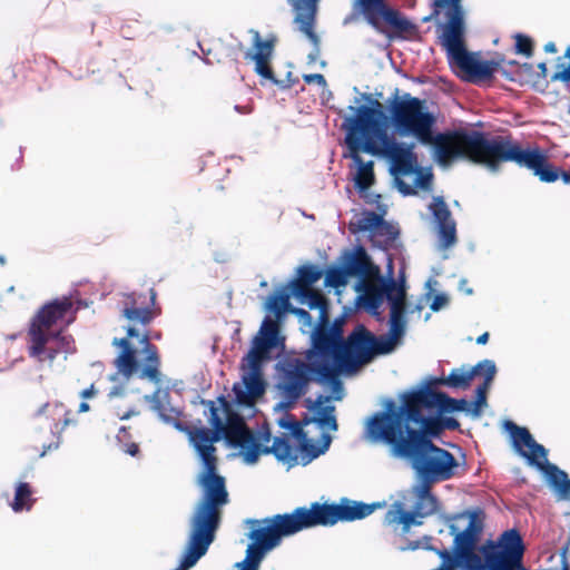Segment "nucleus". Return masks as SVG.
<instances>
[{
  "label": "nucleus",
  "mask_w": 570,
  "mask_h": 570,
  "mask_svg": "<svg viewBox=\"0 0 570 570\" xmlns=\"http://www.w3.org/2000/svg\"><path fill=\"white\" fill-rule=\"evenodd\" d=\"M33 491L29 483L20 482L16 488L14 499L11 504L16 512L22 511L23 509L30 510L35 499L32 498Z\"/></svg>",
  "instance_id": "58836bf2"
},
{
  "label": "nucleus",
  "mask_w": 570,
  "mask_h": 570,
  "mask_svg": "<svg viewBox=\"0 0 570 570\" xmlns=\"http://www.w3.org/2000/svg\"><path fill=\"white\" fill-rule=\"evenodd\" d=\"M136 414L135 411H128V412H125L124 414H119V417L121 420H126V419H129L131 415Z\"/></svg>",
  "instance_id": "774afa93"
},
{
  "label": "nucleus",
  "mask_w": 570,
  "mask_h": 570,
  "mask_svg": "<svg viewBox=\"0 0 570 570\" xmlns=\"http://www.w3.org/2000/svg\"><path fill=\"white\" fill-rule=\"evenodd\" d=\"M544 51L547 53H556L557 52V46L554 42L550 41V42H547L543 47Z\"/></svg>",
  "instance_id": "052dcab7"
},
{
  "label": "nucleus",
  "mask_w": 570,
  "mask_h": 570,
  "mask_svg": "<svg viewBox=\"0 0 570 570\" xmlns=\"http://www.w3.org/2000/svg\"><path fill=\"white\" fill-rule=\"evenodd\" d=\"M234 109L240 114H244V115H247V114H250L252 112V107L250 106H239V105H236L234 107Z\"/></svg>",
  "instance_id": "680f3d73"
},
{
  "label": "nucleus",
  "mask_w": 570,
  "mask_h": 570,
  "mask_svg": "<svg viewBox=\"0 0 570 570\" xmlns=\"http://www.w3.org/2000/svg\"><path fill=\"white\" fill-rule=\"evenodd\" d=\"M551 81H562V82H569L570 81V65L566 68H563L561 71H557L552 75Z\"/></svg>",
  "instance_id": "5fc2aeb1"
},
{
  "label": "nucleus",
  "mask_w": 570,
  "mask_h": 570,
  "mask_svg": "<svg viewBox=\"0 0 570 570\" xmlns=\"http://www.w3.org/2000/svg\"><path fill=\"white\" fill-rule=\"evenodd\" d=\"M253 46L255 52H246L245 59L255 61V72L261 77L277 83L271 67V58L275 47V39L263 40L258 31L254 32Z\"/></svg>",
  "instance_id": "b1692460"
},
{
  "label": "nucleus",
  "mask_w": 570,
  "mask_h": 570,
  "mask_svg": "<svg viewBox=\"0 0 570 570\" xmlns=\"http://www.w3.org/2000/svg\"><path fill=\"white\" fill-rule=\"evenodd\" d=\"M341 263L350 277H360V281L379 274V266L371 262L363 246H357L353 250H345L341 256Z\"/></svg>",
  "instance_id": "5701e85b"
},
{
  "label": "nucleus",
  "mask_w": 570,
  "mask_h": 570,
  "mask_svg": "<svg viewBox=\"0 0 570 570\" xmlns=\"http://www.w3.org/2000/svg\"><path fill=\"white\" fill-rule=\"evenodd\" d=\"M296 297L306 302L311 309H320L321 318L325 322L327 320V299L318 289H308L303 294H294Z\"/></svg>",
  "instance_id": "4c0bfd02"
},
{
  "label": "nucleus",
  "mask_w": 570,
  "mask_h": 570,
  "mask_svg": "<svg viewBox=\"0 0 570 570\" xmlns=\"http://www.w3.org/2000/svg\"><path fill=\"white\" fill-rule=\"evenodd\" d=\"M434 7V14H438L440 9H446L448 21L442 26L439 39L440 45L446 51L450 66L459 68L470 81L490 80L498 70L500 61H481L475 53L466 50L464 12L461 0H435Z\"/></svg>",
  "instance_id": "0eeeda50"
},
{
  "label": "nucleus",
  "mask_w": 570,
  "mask_h": 570,
  "mask_svg": "<svg viewBox=\"0 0 570 570\" xmlns=\"http://www.w3.org/2000/svg\"><path fill=\"white\" fill-rule=\"evenodd\" d=\"M420 391L429 399L428 403L433 404L441 413L462 412L469 409L466 400L452 399L446 393L435 391L431 386L422 387Z\"/></svg>",
  "instance_id": "c85d7f7f"
},
{
  "label": "nucleus",
  "mask_w": 570,
  "mask_h": 570,
  "mask_svg": "<svg viewBox=\"0 0 570 570\" xmlns=\"http://www.w3.org/2000/svg\"><path fill=\"white\" fill-rule=\"evenodd\" d=\"M348 275L343 267H330L325 275V285L333 288H341L347 285Z\"/></svg>",
  "instance_id": "79ce46f5"
},
{
  "label": "nucleus",
  "mask_w": 570,
  "mask_h": 570,
  "mask_svg": "<svg viewBox=\"0 0 570 570\" xmlns=\"http://www.w3.org/2000/svg\"><path fill=\"white\" fill-rule=\"evenodd\" d=\"M344 341H337L326 331V325H320L313 335V346L306 353V360L316 363H326L334 366L336 372L342 371Z\"/></svg>",
  "instance_id": "a211bd4d"
},
{
  "label": "nucleus",
  "mask_w": 570,
  "mask_h": 570,
  "mask_svg": "<svg viewBox=\"0 0 570 570\" xmlns=\"http://www.w3.org/2000/svg\"><path fill=\"white\" fill-rule=\"evenodd\" d=\"M402 458L410 459L413 468L425 481H444L454 475L453 469L458 462L452 453L436 446L432 440L416 438L403 448L392 449Z\"/></svg>",
  "instance_id": "9b49d317"
},
{
  "label": "nucleus",
  "mask_w": 570,
  "mask_h": 570,
  "mask_svg": "<svg viewBox=\"0 0 570 570\" xmlns=\"http://www.w3.org/2000/svg\"><path fill=\"white\" fill-rule=\"evenodd\" d=\"M431 214L438 225V238L440 247L446 249L452 247L456 240V223L442 196L433 197L429 206Z\"/></svg>",
  "instance_id": "412c9836"
},
{
  "label": "nucleus",
  "mask_w": 570,
  "mask_h": 570,
  "mask_svg": "<svg viewBox=\"0 0 570 570\" xmlns=\"http://www.w3.org/2000/svg\"><path fill=\"white\" fill-rule=\"evenodd\" d=\"M414 511H405L402 503L395 502L384 515V523L387 525H402L403 533H407L413 524L421 525L422 521L416 520Z\"/></svg>",
  "instance_id": "7c9ffc66"
},
{
  "label": "nucleus",
  "mask_w": 570,
  "mask_h": 570,
  "mask_svg": "<svg viewBox=\"0 0 570 570\" xmlns=\"http://www.w3.org/2000/svg\"><path fill=\"white\" fill-rule=\"evenodd\" d=\"M222 436L230 445L242 449L247 463H255L258 460L261 446L256 443L253 433L239 414L235 412L228 413L227 421L222 430Z\"/></svg>",
  "instance_id": "f3484780"
},
{
  "label": "nucleus",
  "mask_w": 570,
  "mask_h": 570,
  "mask_svg": "<svg viewBox=\"0 0 570 570\" xmlns=\"http://www.w3.org/2000/svg\"><path fill=\"white\" fill-rule=\"evenodd\" d=\"M296 16L294 22L314 45L318 43V36L314 30L318 0H288Z\"/></svg>",
  "instance_id": "a878e982"
},
{
  "label": "nucleus",
  "mask_w": 570,
  "mask_h": 570,
  "mask_svg": "<svg viewBox=\"0 0 570 570\" xmlns=\"http://www.w3.org/2000/svg\"><path fill=\"white\" fill-rule=\"evenodd\" d=\"M298 277L291 283L293 294H303L312 289V285L321 279L323 272L313 264L303 265L297 269Z\"/></svg>",
  "instance_id": "2f4dec72"
},
{
  "label": "nucleus",
  "mask_w": 570,
  "mask_h": 570,
  "mask_svg": "<svg viewBox=\"0 0 570 570\" xmlns=\"http://www.w3.org/2000/svg\"><path fill=\"white\" fill-rule=\"evenodd\" d=\"M485 368L482 371V374L484 376V382L476 387V399L474 401V407L472 410V413L478 416L480 414L481 407L487 402V393L488 390L495 376L497 367L493 361L491 360H484Z\"/></svg>",
  "instance_id": "72a5a7b5"
},
{
  "label": "nucleus",
  "mask_w": 570,
  "mask_h": 570,
  "mask_svg": "<svg viewBox=\"0 0 570 570\" xmlns=\"http://www.w3.org/2000/svg\"><path fill=\"white\" fill-rule=\"evenodd\" d=\"M448 302L444 295H436L431 304V309L436 312Z\"/></svg>",
  "instance_id": "4d7b16f0"
},
{
  "label": "nucleus",
  "mask_w": 570,
  "mask_h": 570,
  "mask_svg": "<svg viewBox=\"0 0 570 570\" xmlns=\"http://www.w3.org/2000/svg\"><path fill=\"white\" fill-rule=\"evenodd\" d=\"M382 215L372 210H365L354 224L352 232H374L382 224Z\"/></svg>",
  "instance_id": "ea45409f"
},
{
  "label": "nucleus",
  "mask_w": 570,
  "mask_h": 570,
  "mask_svg": "<svg viewBox=\"0 0 570 570\" xmlns=\"http://www.w3.org/2000/svg\"><path fill=\"white\" fill-rule=\"evenodd\" d=\"M279 424L282 428H285L291 431L292 435L298 441L299 439L305 438V431L303 430L302 425L297 421H285L282 419L279 421Z\"/></svg>",
  "instance_id": "8fccbe9b"
},
{
  "label": "nucleus",
  "mask_w": 570,
  "mask_h": 570,
  "mask_svg": "<svg viewBox=\"0 0 570 570\" xmlns=\"http://www.w3.org/2000/svg\"><path fill=\"white\" fill-rule=\"evenodd\" d=\"M261 453L274 454V456L289 468L297 463V454L287 435L276 436L271 446L261 450Z\"/></svg>",
  "instance_id": "c756f323"
},
{
  "label": "nucleus",
  "mask_w": 570,
  "mask_h": 570,
  "mask_svg": "<svg viewBox=\"0 0 570 570\" xmlns=\"http://www.w3.org/2000/svg\"><path fill=\"white\" fill-rule=\"evenodd\" d=\"M276 346L277 344L275 342L264 338V336L257 335L253 341L252 348L243 358V362H246V364H252L254 366H262L263 361L269 358L271 350Z\"/></svg>",
  "instance_id": "473e14b6"
},
{
  "label": "nucleus",
  "mask_w": 570,
  "mask_h": 570,
  "mask_svg": "<svg viewBox=\"0 0 570 570\" xmlns=\"http://www.w3.org/2000/svg\"><path fill=\"white\" fill-rule=\"evenodd\" d=\"M533 465L546 474L549 484L556 491L559 500L570 501V479L563 470L550 463L548 455L546 460L539 459Z\"/></svg>",
  "instance_id": "bb28decb"
},
{
  "label": "nucleus",
  "mask_w": 570,
  "mask_h": 570,
  "mask_svg": "<svg viewBox=\"0 0 570 570\" xmlns=\"http://www.w3.org/2000/svg\"><path fill=\"white\" fill-rule=\"evenodd\" d=\"M96 394V390H95V386L91 385L90 387L83 390L81 393H80V396L82 399H89L91 396H94Z\"/></svg>",
  "instance_id": "bf43d9fd"
},
{
  "label": "nucleus",
  "mask_w": 570,
  "mask_h": 570,
  "mask_svg": "<svg viewBox=\"0 0 570 570\" xmlns=\"http://www.w3.org/2000/svg\"><path fill=\"white\" fill-rule=\"evenodd\" d=\"M248 371L243 375V385L234 384L235 401L242 406H253L266 392V382L262 366L246 364Z\"/></svg>",
  "instance_id": "aec40b11"
},
{
  "label": "nucleus",
  "mask_w": 570,
  "mask_h": 570,
  "mask_svg": "<svg viewBox=\"0 0 570 570\" xmlns=\"http://www.w3.org/2000/svg\"><path fill=\"white\" fill-rule=\"evenodd\" d=\"M352 153V157L354 161L358 165V169L355 176V187L360 191L367 190L374 184V171H373V161L363 163L362 158L358 156V151Z\"/></svg>",
  "instance_id": "c9c22d12"
},
{
  "label": "nucleus",
  "mask_w": 570,
  "mask_h": 570,
  "mask_svg": "<svg viewBox=\"0 0 570 570\" xmlns=\"http://www.w3.org/2000/svg\"><path fill=\"white\" fill-rule=\"evenodd\" d=\"M383 507L384 502L364 503L343 498L340 503L313 502L309 508L298 507L289 513H277L276 515L291 537L302 530L318 525L332 527L340 521L361 520Z\"/></svg>",
  "instance_id": "6e6552de"
},
{
  "label": "nucleus",
  "mask_w": 570,
  "mask_h": 570,
  "mask_svg": "<svg viewBox=\"0 0 570 570\" xmlns=\"http://www.w3.org/2000/svg\"><path fill=\"white\" fill-rule=\"evenodd\" d=\"M458 564H460V562L456 559V556L455 557L451 556L450 559H445L444 561H442L440 569L446 570L448 567L449 568L451 567V570H454Z\"/></svg>",
  "instance_id": "13d9d810"
},
{
  "label": "nucleus",
  "mask_w": 570,
  "mask_h": 570,
  "mask_svg": "<svg viewBox=\"0 0 570 570\" xmlns=\"http://www.w3.org/2000/svg\"><path fill=\"white\" fill-rule=\"evenodd\" d=\"M417 173V177L415 178V185L413 186L414 188L415 187H421V188H428L431 184V175L430 174H422V171L420 170V168L417 167V170L415 171Z\"/></svg>",
  "instance_id": "3c124183"
},
{
  "label": "nucleus",
  "mask_w": 570,
  "mask_h": 570,
  "mask_svg": "<svg viewBox=\"0 0 570 570\" xmlns=\"http://www.w3.org/2000/svg\"><path fill=\"white\" fill-rule=\"evenodd\" d=\"M157 293L149 289V295L142 293L126 294L122 301L121 316L127 320V335L114 338L112 345L120 348L114 364L124 377L136 375L154 384L161 383L160 355L158 347L150 342L149 332L139 333L138 326H148L158 315L156 306Z\"/></svg>",
  "instance_id": "f03ea898"
},
{
  "label": "nucleus",
  "mask_w": 570,
  "mask_h": 570,
  "mask_svg": "<svg viewBox=\"0 0 570 570\" xmlns=\"http://www.w3.org/2000/svg\"><path fill=\"white\" fill-rule=\"evenodd\" d=\"M489 340V333L488 332H484L483 334H481L480 336H478L476 338V343L478 344H485Z\"/></svg>",
  "instance_id": "0e129e2a"
},
{
  "label": "nucleus",
  "mask_w": 570,
  "mask_h": 570,
  "mask_svg": "<svg viewBox=\"0 0 570 570\" xmlns=\"http://www.w3.org/2000/svg\"><path fill=\"white\" fill-rule=\"evenodd\" d=\"M320 381H335L336 368L326 363L304 361L299 357H287L279 363L276 389L282 397V405L292 409L307 391L313 376Z\"/></svg>",
  "instance_id": "9d476101"
},
{
  "label": "nucleus",
  "mask_w": 570,
  "mask_h": 570,
  "mask_svg": "<svg viewBox=\"0 0 570 570\" xmlns=\"http://www.w3.org/2000/svg\"><path fill=\"white\" fill-rule=\"evenodd\" d=\"M156 410L165 422L173 423L176 428H180L181 412L179 410L167 406L160 402L156 405Z\"/></svg>",
  "instance_id": "a18cd8bd"
},
{
  "label": "nucleus",
  "mask_w": 570,
  "mask_h": 570,
  "mask_svg": "<svg viewBox=\"0 0 570 570\" xmlns=\"http://www.w3.org/2000/svg\"><path fill=\"white\" fill-rule=\"evenodd\" d=\"M278 332H279V327H278L277 321H275L271 317H265L261 325L258 335L264 336V338H267L277 344Z\"/></svg>",
  "instance_id": "c03bdc74"
},
{
  "label": "nucleus",
  "mask_w": 570,
  "mask_h": 570,
  "mask_svg": "<svg viewBox=\"0 0 570 570\" xmlns=\"http://www.w3.org/2000/svg\"><path fill=\"white\" fill-rule=\"evenodd\" d=\"M515 52L519 55H524L525 57H531L533 55V40L522 33L515 35Z\"/></svg>",
  "instance_id": "49530a36"
},
{
  "label": "nucleus",
  "mask_w": 570,
  "mask_h": 570,
  "mask_svg": "<svg viewBox=\"0 0 570 570\" xmlns=\"http://www.w3.org/2000/svg\"><path fill=\"white\" fill-rule=\"evenodd\" d=\"M209 409L208 422L212 429L199 428L189 432V439L198 455H215V442L222 439L224 422L218 414V409L213 401L205 402Z\"/></svg>",
  "instance_id": "6ab92c4d"
},
{
  "label": "nucleus",
  "mask_w": 570,
  "mask_h": 570,
  "mask_svg": "<svg viewBox=\"0 0 570 570\" xmlns=\"http://www.w3.org/2000/svg\"><path fill=\"white\" fill-rule=\"evenodd\" d=\"M366 99L371 100L373 107H358L356 117L350 119L352 126L346 136L350 150L385 156L391 161L399 191L404 196L416 195V189L400 178L417 170L414 145L401 144L390 137L381 102L371 96H366Z\"/></svg>",
  "instance_id": "7ed1b4c3"
},
{
  "label": "nucleus",
  "mask_w": 570,
  "mask_h": 570,
  "mask_svg": "<svg viewBox=\"0 0 570 570\" xmlns=\"http://www.w3.org/2000/svg\"><path fill=\"white\" fill-rule=\"evenodd\" d=\"M79 307L70 296L51 299L31 316L27 328L28 355L40 364L52 366L59 355L63 360L76 352L71 334L66 333L77 318Z\"/></svg>",
  "instance_id": "423d86ee"
},
{
  "label": "nucleus",
  "mask_w": 570,
  "mask_h": 570,
  "mask_svg": "<svg viewBox=\"0 0 570 570\" xmlns=\"http://www.w3.org/2000/svg\"><path fill=\"white\" fill-rule=\"evenodd\" d=\"M440 417H441V424L443 426V431L444 430L454 431L460 428V423L456 419L451 417V416H440Z\"/></svg>",
  "instance_id": "864d4df0"
},
{
  "label": "nucleus",
  "mask_w": 570,
  "mask_h": 570,
  "mask_svg": "<svg viewBox=\"0 0 570 570\" xmlns=\"http://www.w3.org/2000/svg\"><path fill=\"white\" fill-rule=\"evenodd\" d=\"M326 331H331V334L333 337L337 341H344L343 340V327L342 324L338 322H335L331 327L326 326Z\"/></svg>",
  "instance_id": "6e6d98bb"
},
{
  "label": "nucleus",
  "mask_w": 570,
  "mask_h": 570,
  "mask_svg": "<svg viewBox=\"0 0 570 570\" xmlns=\"http://www.w3.org/2000/svg\"><path fill=\"white\" fill-rule=\"evenodd\" d=\"M561 570H570V566H569V563L567 561V558H566V551L562 554V567H561Z\"/></svg>",
  "instance_id": "69168bd1"
},
{
  "label": "nucleus",
  "mask_w": 570,
  "mask_h": 570,
  "mask_svg": "<svg viewBox=\"0 0 570 570\" xmlns=\"http://www.w3.org/2000/svg\"><path fill=\"white\" fill-rule=\"evenodd\" d=\"M36 419L41 429L48 428L50 431L48 440H39L40 456H43L47 452L59 448L62 432L72 422V413L61 402H48L37 411Z\"/></svg>",
  "instance_id": "4468645a"
},
{
  "label": "nucleus",
  "mask_w": 570,
  "mask_h": 570,
  "mask_svg": "<svg viewBox=\"0 0 570 570\" xmlns=\"http://www.w3.org/2000/svg\"><path fill=\"white\" fill-rule=\"evenodd\" d=\"M245 525L250 543L247 546L245 560L238 564L239 570H258L266 554L289 535L276 514L263 519H247Z\"/></svg>",
  "instance_id": "f8f14e48"
},
{
  "label": "nucleus",
  "mask_w": 570,
  "mask_h": 570,
  "mask_svg": "<svg viewBox=\"0 0 570 570\" xmlns=\"http://www.w3.org/2000/svg\"><path fill=\"white\" fill-rule=\"evenodd\" d=\"M288 305V295L281 294V295H272L268 299V308L273 311L276 316H281L282 313L285 311V308Z\"/></svg>",
  "instance_id": "de8ad7c7"
},
{
  "label": "nucleus",
  "mask_w": 570,
  "mask_h": 570,
  "mask_svg": "<svg viewBox=\"0 0 570 570\" xmlns=\"http://www.w3.org/2000/svg\"><path fill=\"white\" fill-rule=\"evenodd\" d=\"M299 451L302 453V459L304 460V464L309 463L312 460L316 459L318 455L323 454L327 448V444L324 446L315 445L305 434L304 439L298 440Z\"/></svg>",
  "instance_id": "a19ab883"
},
{
  "label": "nucleus",
  "mask_w": 570,
  "mask_h": 570,
  "mask_svg": "<svg viewBox=\"0 0 570 570\" xmlns=\"http://www.w3.org/2000/svg\"><path fill=\"white\" fill-rule=\"evenodd\" d=\"M538 69H539V75L542 77V78H546L547 77V63L546 62H540L538 63Z\"/></svg>",
  "instance_id": "e2e57ef3"
},
{
  "label": "nucleus",
  "mask_w": 570,
  "mask_h": 570,
  "mask_svg": "<svg viewBox=\"0 0 570 570\" xmlns=\"http://www.w3.org/2000/svg\"><path fill=\"white\" fill-rule=\"evenodd\" d=\"M439 556L441 557L442 561H444L445 559H450L452 554L448 550H442L439 552Z\"/></svg>",
  "instance_id": "338daca9"
},
{
  "label": "nucleus",
  "mask_w": 570,
  "mask_h": 570,
  "mask_svg": "<svg viewBox=\"0 0 570 570\" xmlns=\"http://www.w3.org/2000/svg\"><path fill=\"white\" fill-rule=\"evenodd\" d=\"M505 428L511 434L515 451L525 458L530 464H534L539 459L546 460L547 450L535 442L527 428L519 426L511 421L505 422Z\"/></svg>",
  "instance_id": "4be33fe9"
},
{
  "label": "nucleus",
  "mask_w": 570,
  "mask_h": 570,
  "mask_svg": "<svg viewBox=\"0 0 570 570\" xmlns=\"http://www.w3.org/2000/svg\"><path fill=\"white\" fill-rule=\"evenodd\" d=\"M331 396L320 394L314 403L313 409H315L317 413V423L321 426L328 428L331 430H337V422L334 415L335 406L334 405H324V403L328 402Z\"/></svg>",
  "instance_id": "f704fd0d"
},
{
  "label": "nucleus",
  "mask_w": 570,
  "mask_h": 570,
  "mask_svg": "<svg viewBox=\"0 0 570 570\" xmlns=\"http://www.w3.org/2000/svg\"><path fill=\"white\" fill-rule=\"evenodd\" d=\"M116 439L124 452L131 456H136L139 453V445L131 441V434L126 426L119 429Z\"/></svg>",
  "instance_id": "37998d69"
},
{
  "label": "nucleus",
  "mask_w": 570,
  "mask_h": 570,
  "mask_svg": "<svg viewBox=\"0 0 570 570\" xmlns=\"http://www.w3.org/2000/svg\"><path fill=\"white\" fill-rule=\"evenodd\" d=\"M438 509V500L431 493L430 485L424 484L417 493V499L414 503L413 511L419 518H425L433 514Z\"/></svg>",
  "instance_id": "e433bc0d"
},
{
  "label": "nucleus",
  "mask_w": 570,
  "mask_h": 570,
  "mask_svg": "<svg viewBox=\"0 0 570 570\" xmlns=\"http://www.w3.org/2000/svg\"><path fill=\"white\" fill-rule=\"evenodd\" d=\"M356 289L361 292L363 306L372 314H379L384 298L390 303V313H393L395 307L400 314L406 312V291L403 281L399 284L393 278L385 279L379 273L377 276L361 279Z\"/></svg>",
  "instance_id": "ddd939ff"
},
{
  "label": "nucleus",
  "mask_w": 570,
  "mask_h": 570,
  "mask_svg": "<svg viewBox=\"0 0 570 570\" xmlns=\"http://www.w3.org/2000/svg\"><path fill=\"white\" fill-rule=\"evenodd\" d=\"M484 368V360L470 370H465L464 367L453 368L448 376L435 379L433 384L466 390L470 387L472 380L475 376L481 375Z\"/></svg>",
  "instance_id": "cd10ccee"
},
{
  "label": "nucleus",
  "mask_w": 570,
  "mask_h": 570,
  "mask_svg": "<svg viewBox=\"0 0 570 570\" xmlns=\"http://www.w3.org/2000/svg\"><path fill=\"white\" fill-rule=\"evenodd\" d=\"M402 404L396 406L389 401L385 410L375 413L367 424L368 436L395 448H403L416 438L431 440L443 432L440 416H426L423 409H434L429 399L420 391L406 392L401 397Z\"/></svg>",
  "instance_id": "39448f33"
},
{
  "label": "nucleus",
  "mask_w": 570,
  "mask_h": 570,
  "mask_svg": "<svg viewBox=\"0 0 570 570\" xmlns=\"http://www.w3.org/2000/svg\"><path fill=\"white\" fill-rule=\"evenodd\" d=\"M375 335L364 325H357L344 341L342 371L352 372L373 358Z\"/></svg>",
  "instance_id": "dca6fc26"
},
{
  "label": "nucleus",
  "mask_w": 570,
  "mask_h": 570,
  "mask_svg": "<svg viewBox=\"0 0 570 570\" xmlns=\"http://www.w3.org/2000/svg\"><path fill=\"white\" fill-rule=\"evenodd\" d=\"M303 80L308 85L317 83L320 86H326V79L322 73L304 75Z\"/></svg>",
  "instance_id": "603ef678"
},
{
  "label": "nucleus",
  "mask_w": 570,
  "mask_h": 570,
  "mask_svg": "<svg viewBox=\"0 0 570 570\" xmlns=\"http://www.w3.org/2000/svg\"><path fill=\"white\" fill-rule=\"evenodd\" d=\"M391 124L400 136H414L421 144L431 145L441 164L463 158L481 165L491 138L485 132L452 130L434 135L435 116L425 101L410 94L395 91L389 101Z\"/></svg>",
  "instance_id": "f257e3e1"
},
{
  "label": "nucleus",
  "mask_w": 570,
  "mask_h": 570,
  "mask_svg": "<svg viewBox=\"0 0 570 570\" xmlns=\"http://www.w3.org/2000/svg\"><path fill=\"white\" fill-rule=\"evenodd\" d=\"M374 234L377 236H383L389 243L394 242L399 235L397 230L390 223L385 222L383 217L382 224L377 226V228L374 230Z\"/></svg>",
  "instance_id": "09e8293b"
},
{
  "label": "nucleus",
  "mask_w": 570,
  "mask_h": 570,
  "mask_svg": "<svg viewBox=\"0 0 570 570\" xmlns=\"http://www.w3.org/2000/svg\"><path fill=\"white\" fill-rule=\"evenodd\" d=\"M203 468L196 483L202 490L189 520V539L181 559L184 568H191L206 554L220 525L223 509L229 503L226 480L218 473L216 455H199Z\"/></svg>",
  "instance_id": "20e7f679"
},
{
  "label": "nucleus",
  "mask_w": 570,
  "mask_h": 570,
  "mask_svg": "<svg viewBox=\"0 0 570 570\" xmlns=\"http://www.w3.org/2000/svg\"><path fill=\"white\" fill-rule=\"evenodd\" d=\"M389 325L390 328L387 335H381L379 337L375 336V343H373V357L375 355L389 354L395 348L399 341L405 334V314H400L395 307L393 313H390Z\"/></svg>",
  "instance_id": "393cba45"
},
{
  "label": "nucleus",
  "mask_w": 570,
  "mask_h": 570,
  "mask_svg": "<svg viewBox=\"0 0 570 570\" xmlns=\"http://www.w3.org/2000/svg\"><path fill=\"white\" fill-rule=\"evenodd\" d=\"M354 9H358L367 23L381 32L383 30L381 28L380 18L399 33L410 32L415 28V26L396 9L391 8L386 3V0H355Z\"/></svg>",
  "instance_id": "2eb2a0df"
},
{
  "label": "nucleus",
  "mask_w": 570,
  "mask_h": 570,
  "mask_svg": "<svg viewBox=\"0 0 570 570\" xmlns=\"http://www.w3.org/2000/svg\"><path fill=\"white\" fill-rule=\"evenodd\" d=\"M508 161L531 170L541 183L551 184L561 178L570 185V170L553 165L541 148L523 149L510 136L492 137L481 165L498 170L502 163Z\"/></svg>",
  "instance_id": "1a4fd4ad"
}]
</instances>
